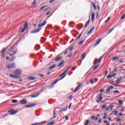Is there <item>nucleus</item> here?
<instances>
[{
  "mask_svg": "<svg viewBox=\"0 0 125 125\" xmlns=\"http://www.w3.org/2000/svg\"><path fill=\"white\" fill-rule=\"evenodd\" d=\"M46 23H47V21H44L42 23L39 24L38 25V28L35 30L32 31L31 33H39V31L42 30L41 27H43V26H44V25H45Z\"/></svg>",
  "mask_w": 125,
  "mask_h": 125,
  "instance_id": "obj_1",
  "label": "nucleus"
},
{
  "mask_svg": "<svg viewBox=\"0 0 125 125\" xmlns=\"http://www.w3.org/2000/svg\"><path fill=\"white\" fill-rule=\"evenodd\" d=\"M66 76H67V72L66 71H64L63 73H62V74L60 75V78H61V77H62L58 80H56L51 84V85H54V84H55V83H56L58 82H59V81H61V80H63V79H64V77H66Z\"/></svg>",
  "mask_w": 125,
  "mask_h": 125,
  "instance_id": "obj_2",
  "label": "nucleus"
},
{
  "mask_svg": "<svg viewBox=\"0 0 125 125\" xmlns=\"http://www.w3.org/2000/svg\"><path fill=\"white\" fill-rule=\"evenodd\" d=\"M6 68L8 69H13V68H16L15 64L13 63H10L6 66Z\"/></svg>",
  "mask_w": 125,
  "mask_h": 125,
  "instance_id": "obj_3",
  "label": "nucleus"
},
{
  "mask_svg": "<svg viewBox=\"0 0 125 125\" xmlns=\"http://www.w3.org/2000/svg\"><path fill=\"white\" fill-rule=\"evenodd\" d=\"M14 74L15 75H21V70L19 69H17L16 70H15Z\"/></svg>",
  "mask_w": 125,
  "mask_h": 125,
  "instance_id": "obj_4",
  "label": "nucleus"
},
{
  "mask_svg": "<svg viewBox=\"0 0 125 125\" xmlns=\"http://www.w3.org/2000/svg\"><path fill=\"white\" fill-rule=\"evenodd\" d=\"M62 59V57L60 56V54L58 55L54 60V61L58 62L60 61Z\"/></svg>",
  "mask_w": 125,
  "mask_h": 125,
  "instance_id": "obj_5",
  "label": "nucleus"
},
{
  "mask_svg": "<svg viewBox=\"0 0 125 125\" xmlns=\"http://www.w3.org/2000/svg\"><path fill=\"white\" fill-rule=\"evenodd\" d=\"M82 87V83L79 84V85L74 89L73 92H77Z\"/></svg>",
  "mask_w": 125,
  "mask_h": 125,
  "instance_id": "obj_6",
  "label": "nucleus"
},
{
  "mask_svg": "<svg viewBox=\"0 0 125 125\" xmlns=\"http://www.w3.org/2000/svg\"><path fill=\"white\" fill-rule=\"evenodd\" d=\"M8 113H10L11 115H14L15 114H16L17 112H16L14 109H11L8 111Z\"/></svg>",
  "mask_w": 125,
  "mask_h": 125,
  "instance_id": "obj_7",
  "label": "nucleus"
},
{
  "mask_svg": "<svg viewBox=\"0 0 125 125\" xmlns=\"http://www.w3.org/2000/svg\"><path fill=\"white\" fill-rule=\"evenodd\" d=\"M28 28V23H25L23 28L21 29V33H24V31L26 29Z\"/></svg>",
  "mask_w": 125,
  "mask_h": 125,
  "instance_id": "obj_8",
  "label": "nucleus"
},
{
  "mask_svg": "<svg viewBox=\"0 0 125 125\" xmlns=\"http://www.w3.org/2000/svg\"><path fill=\"white\" fill-rule=\"evenodd\" d=\"M102 58H103V56L100 57V58L98 60L96 59L95 60L96 62L94 63V65H96L97 63H99L100 62H101V59H102Z\"/></svg>",
  "mask_w": 125,
  "mask_h": 125,
  "instance_id": "obj_9",
  "label": "nucleus"
},
{
  "mask_svg": "<svg viewBox=\"0 0 125 125\" xmlns=\"http://www.w3.org/2000/svg\"><path fill=\"white\" fill-rule=\"evenodd\" d=\"M6 51V48H3L1 51V56L2 57H4V53H5V52Z\"/></svg>",
  "mask_w": 125,
  "mask_h": 125,
  "instance_id": "obj_10",
  "label": "nucleus"
},
{
  "mask_svg": "<svg viewBox=\"0 0 125 125\" xmlns=\"http://www.w3.org/2000/svg\"><path fill=\"white\" fill-rule=\"evenodd\" d=\"M75 47V45H74L73 44H71L70 46H69L67 49L68 50V51H70V50H72L73 49V48H74V47Z\"/></svg>",
  "mask_w": 125,
  "mask_h": 125,
  "instance_id": "obj_11",
  "label": "nucleus"
},
{
  "mask_svg": "<svg viewBox=\"0 0 125 125\" xmlns=\"http://www.w3.org/2000/svg\"><path fill=\"white\" fill-rule=\"evenodd\" d=\"M35 106H36V104H33L25 105V108H32V107H35Z\"/></svg>",
  "mask_w": 125,
  "mask_h": 125,
  "instance_id": "obj_12",
  "label": "nucleus"
},
{
  "mask_svg": "<svg viewBox=\"0 0 125 125\" xmlns=\"http://www.w3.org/2000/svg\"><path fill=\"white\" fill-rule=\"evenodd\" d=\"M91 21H92V22H94V18L95 17V14H94V13H92L91 14Z\"/></svg>",
  "mask_w": 125,
  "mask_h": 125,
  "instance_id": "obj_13",
  "label": "nucleus"
},
{
  "mask_svg": "<svg viewBox=\"0 0 125 125\" xmlns=\"http://www.w3.org/2000/svg\"><path fill=\"white\" fill-rule=\"evenodd\" d=\"M114 105H109V107L106 108L105 109V111H109V110H112L113 108H114Z\"/></svg>",
  "mask_w": 125,
  "mask_h": 125,
  "instance_id": "obj_14",
  "label": "nucleus"
},
{
  "mask_svg": "<svg viewBox=\"0 0 125 125\" xmlns=\"http://www.w3.org/2000/svg\"><path fill=\"white\" fill-rule=\"evenodd\" d=\"M20 103L22 104H27V101H26V100L24 99V100H22L21 101Z\"/></svg>",
  "mask_w": 125,
  "mask_h": 125,
  "instance_id": "obj_15",
  "label": "nucleus"
},
{
  "mask_svg": "<svg viewBox=\"0 0 125 125\" xmlns=\"http://www.w3.org/2000/svg\"><path fill=\"white\" fill-rule=\"evenodd\" d=\"M89 23H90V19L87 21L86 22L85 24L84 25V28H86L88 25H89Z\"/></svg>",
  "mask_w": 125,
  "mask_h": 125,
  "instance_id": "obj_16",
  "label": "nucleus"
},
{
  "mask_svg": "<svg viewBox=\"0 0 125 125\" xmlns=\"http://www.w3.org/2000/svg\"><path fill=\"white\" fill-rule=\"evenodd\" d=\"M73 55V53L72 52H70L68 53V54L67 56V58H72V56Z\"/></svg>",
  "mask_w": 125,
  "mask_h": 125,
  "instance_id": "obj_17",
  "label": "nucleus"
},
{
  "mask_svg": "<svg viewBox=\"0 0 125 125\" xmlns=\"http://www.w3.org/2000/svg\"><path fill=\"white\" fill-rule=\"evenodd\" d=\"M36 79L35 77H33L32 76H29L28 77V79L29 80V81H34Z\"/></svg>",
  "mask_w": 125,
  "mask_h": 125,
  "instance_id": "obj_18",
  "label": "nucleus"
},
{
  "mask_svg": "<svg viewBox=\"0 0 125 125\" xmlns=\"http://www.w3.org/2000/svg\"><path fill=\"white\" fill-rule=\"evenodd\" d=\"M56 67V64H54L53 65L50 66L49 67V70H52V69H54L55 67Z\"/></svg>",
  "mask_w": 125,
  "mask_h": 125,
  "instance_id": "obj_19",
  "label": "nucleus"
},
{
  "mask_svg": "<svg viewBox=\"0 0 125 125\" xmlns=\"http://www.w3.org/2000/svg\"><path fill=\"white\" fill-rule=\"evenodd\" d=\"M99 67V65H96L95 66H92V68H93V71H95V70H96V69H98V68Z\"/></svg>",
  "mask_w": 125,
  "mask_h": 125,
  "instance_id": "obj_20",
  "label": "nucleus"
},
{
  "mask_svg": "<svg viewBox=\"0 0 125 125\" xmlns=\"http://www.w3.org/2000/svg\"><path fill=\"white\" fill-rule=\"evenodd\" d=\"M64 61H62L58 65V67H61V66H62V64H64Z\"/></svg>",
  "mask_w": 125,
  "mask_h": 125,
  "instance_id": "obj_21",
  "label": "nucleus"
},
{
  "mask_svg": "<svg viewBox=\"0 0 125 125\" xmlns=\"http://www.w3.org/2000/svg\"><path fill=\"white\" fill-rule=\"evenodd\" d=\"M102 94H103V93H102L99 95V100L100 101H101L103 99V98H102Z\"/></svg>",
  "mask_w": 125,
  "mask_h": 125,
  "instance_id": "obj_22",
  "label": "nucleus"
},
{
  "mask_svg": "<svg viewBox=\"0 0 125 125\" xmlns=\"http://www.w3.org/2000/svg\"><path fill=\"white\" fill-rule=\"evenodd\" d=\"M112 60V61H115V60L118 61V60H119V57H113Z\"/></svg>",
  "mask_w": 125,
  "mask_h": 125,
  "instance_id": "obj_23",
  "label": "nucleus"
},
{
  "mask_svg": "<svg viewBox=\"0 0 125 125\" xmlns=\"http://www.w3.org/2000/svg\"><path fill=\"white\" fill-rule=\"evenodd\" d=\"M14 59H15V56L12 57L10 59V62H13V61H14Z\"/></svg>",
  "mask_w": 125,
  "mask_h": 125,
  "instance_id": "obj_24",
  "label": "nucleus"
},
{
  "mask_svg": "<svg viewBox=\"0 0 125 125\" xmlns=\"http://www.w3.org/2000/svg\"><path fill=\"white\" fill-rule=\"evenodd\" d=\"M121 81H122V79H119L117 80L116 81V83L119 84L121 83Z\"/></svg>",
  "mask_w": 125,
  "mask_h": 125,
  "instance_id": "obj_25",
  "label": "nucleus"
},
{
  "mask_svg": "<svg viewBox=\"0 0 125 125\" xmlns=\"http://www.w3.org/2000/svg\"><path fill=\"white\" fill-rule=\"evenodd\" d=\"M86 55L85 54V53H84V54H82V60H83V59H84Z\"/></svg>",
  "mask_w": 125,
  "mask_h": 125,
  "instance_id": "obj_26",
  "label": "nucleus"
},
{
  "mask_svg": "<svg viewBox=\"0 0 125 125\" xmlns=\"http://www.w3.org/2000/svg\"><path fill=\"white\" fill-rule=\"evenodd\" d=\"M55 124V122H49L47 124V125H53Z\"/></svg>",
  "mask_w": 125,
  "mask_h": 125,
  "instance_id": "obj_27",
  "label": "nucleus"
},
{
  "mask_svg": "<svg viewBox=\"0 0 125 125\" xmlns=\"http://www.w3.org/2000/svg\"><path fill=\"white\" fill-rule=\"evenodd\" d=\"M68 50L67 49H65L62 53H63L64 55H66L68 53Z\"/></svg>",
  "mask_w": 125,
  "mask_h": 125,
  "instance_id": "obj_28",
  "label": "nucleus"
},
{
  "mask_svg": "<svg viewBox=\"0 0 125 125\" xmlns=\"http://www.w3.org/2000/svg\"><path fill=\"white\" fill-rule=\"evenodd\" d=\"M100 42H101V39H100L98 41H97L95 45H98V44H99V43H100Z\"/></svg>",
  "mask_w": 125,
  "mask_h": 125,
  "instance_id": "obj_29",
  "label": "nucleus"
},
{
  "mask_svg": "<svg viewBox=\"0 0 125 125\" xmlns=\"http://www.w3.org/2000/svg\"><path fill=\"white\" fill-rule=\"evenodd\" d=\"M20 78H21L20 77V76H18V75H15L14 79H20Z\"/></svg>",
  "mask_w": 125,
  "mask_h": 125,
  "instance_id": "obj_30",
  "label": "nucleus"
},
{
  "mask_svg": "<svg viewBox=\"0 0 125 125\" xmlns=\"http://www.w3.org/2000/svg\"><path fill=\"white\" fill-rule=\"evenodd\" d=\"M44 124H46V122L43 121L41 123H38V125H44Z\"/></svg>",
  "mask_w": 125,
  "mask_h": 125,
  "instance_id": "obj_31",
  "label": "nucleus"
},
{
  "mask_svg": "<svg viewBox=\"0 0 125 125\" xmlns=\"http://www.w3.org/2000/svg\"><path fill=\"white\" fill-rule=\"evenodd\" d=\"M92 4L93 6V8L95 10L96 9V6L94 4V3L93 2H92Z\"/></svg>",
  "mask_w": 125,
  "mask_h": 125,
  "instance_id": "obj_32",
  "label": "nucleus"
},
{
  "mask_svg": "<svg viewBox=\"0 0 125 125\" xmlns=\"http://www.w3.org/2000/svg\"><path fill=\"white\" fill-rule=\"evenodd\" d=\"M56 118V114H55V112L54 111L53 112V117L52 118V119H55Z\"/></svg>",
  "mask_w": 125,
  "mask_h": 125,
  "instance_id": "obj_33",
  "label": "nucleus"
},
{
  "mask_svg": "<svg viewBox=\"0 0 125 125\" xmlns=\"http://www.w3.org/2000/svg\"><path fill=\"white\" fill-rule=\"evenodd\" d=\"M118 103H119L120 105H123V101H122V100H119L118 101Z\"/></svg>",
  "mask_w": 125,
  "mask_h": 125,
  "instance_id": "obj_34",
  "label": "nucleus"
},
{
  "mask_svg": "<svg viewBox=\"0 0 125 125\" xmlns=\"http://www.w3.org/2000/svg\"><path fill=\"white\" fill-rule=\"evenodd\" d=\"M83 41L82 40L79 43H78V45H82V44H83Z\"/></svg>",
  "mask_w": 125,
  "mask_h": 125,
  "instance_id": "obj_35",
  "label": "nucleus"
},
{
  "mask_svg": "<svg viewBox=\"0 0 125 125\" xmlns=\"http://www.w3.org/2000/svg\"><path fill=\"white\" fill-rule=\"evenodd\" d=\"M90 83H91V84H93V83H94V80L93 79L90 80Z\"/></svg>",
  "mask_w": 125,
  "mask_h": 125,
  "instance_id": "obj_36",
  "label": "nucleus"
},
{
  "mask_svg": "<svg viewBox=\"0 0 125 125\" xmlns=\"http://www.w3.org/2000/svg\"><path fill=\"white\" fill-rule=\"evenodd\" d=\"M88 124H89V121L86 120L85 123L84 124V125H88Z\"/></svg>",
  "mask_w": 125,
  "mask_h": 125,
  "instance_id": "obj_37",
  "label": "nucleus"
},
{
  "mask_svg": "<svg viewBox=\"0 0 125 125\" xmlns=\"http://www.w3.org/2000/svg\"><path fill=\"white\" fill-rule=\"evenodd\" d=\"M106 118H107V114L104 113V116L103 117V119L105 120V119H106Z\"/></svg>",
  "mask_w": 125,
  "mask_h": 125,
  "instance_id": "obj_38",
  "label": "nucleus"
},
{
  "mask_svg": "<svg viewBox=\"0 0 125 125\" xmlns=\"http://www.w3.org/2000/svg\"><path fill=\"white\" fill-rule=\"evenodd\" d=\"M93 31L91 29L87 32V35H90V34H91L92 33Z\"/></svg>",
  "mask_w": 125,
  "mask_h": 125,
  "instance_id": "obj_39",
  "label": "nucleus"
},
{
  "mask_svg": "<svg viewBox=\"0 0 125 125\" xmlns=\"http://www.w3.org/2000/svg\"><path fill=\"white\" fill-rule=\"evenodd\" d=\"M81 37H82V34H80L79 36L76 38V41H78V40L81 39Z\"/></svg>",
  "mask_w": 125,
  "mask_h": 125,
  "instance_id": "obj_40",
  "label": "nucleus"
},
{
  "mask_svg": "<svg viewBox=\"0 0 125 125\" xmlns=\"http://www.w3.org/2000/svg\"><path fill=\"white\" fill-rule=\"evenodd\" d=\"M71 68V67H68L66 68V70L65 71V72H66L67 73V72H68V71H69V70H70V68Z\"/></svg>",
  "mask_w": 125,
  "mask_h": 125,
  "instance_id": "obj_41",
  "label": "nucleus"
},
{
  "mask_svg": "<svg viewBox=\"0 0 125 125\" xmlns=\"http://www.w3.org/2000/svg\"><path fill=\"white\" fill-rule=\"evenodd\" d=\"M12 102L13 103H17L18 101H17V100H13L12 101Z\"/></svg>",
  "mask_w": 125,
  "mask_h": 125,
  "instance_id": "obj_42",
  "label": "nucleus"
},
{
  "mask_svg": "<svg viewBox=\"0 0 125 125\" xmlns=\"http://www.w3.org/2000/svg\"><path fill=\"white\" fill-rule=\"evenodd\" d=\"M66 111H67V109H63V110H60L59 112L61 113V112H66Z\"/></svg>",
  "mask_w": 125,
  "mask_h": 125,
  "instance_id": "obj_43",
  "label": "nucleus"
},
{
  "mask_svg": "<svg viewBox=\"0 0 125 125\" xmlns=\"http://www.w3.org/2000/svg\"><path fill=\"white\" fill-rule=\"evenodd\" d=\"M113 113H115L116 116H118V111L117 110L113 111Z\"/></svg>",
  "mask_w": 125,
  "mask_h": 125,
  "instance_id": "obj_44",
  "label": "nucleus"
},
{
  "mask_svg": "<svg viewBox=\"0 0 125 125\" xmlns=\"http://www.w3.org/2000/svg\"><path fill=\"white\" fill-rule=\"evenodd\" d=\"M112 75H108L107 76V79H111L112 78Z\"/></svg>",
  "mask_w": 125,
  "mask_h": 125,
  "instance_id": "obj_45",
  "label": "nucleus"
},
{
  "mask_svg": "<svg viewBox=\"0 0 125 125\" xmlns=\"http://www.w3.org/2000/svg\"><path fill=\"white\" fill-rule=\"evenodd\" d=\"M17 51H18L17 50H15L12 54H14V55H15V54H16V53H17Z\"/></svg>",
  "mask_w": 125,
  "mask_h": 125,
  "instance_id": "obj_46",
  "label": "nucleus"
},
{
  "mask_svg": "<svg viewBox=\"0 0 125 125\" xmlns=\"http://www.w3.org/2000/svg\"><path fill=\"white\" fill-rule=\"evenodd\" d=\"M9 76H10V77H11V78H13V79H14L15 75H13V74H9Z\"/></svg>",
  "mask_w": 125,
  "mask_h": 125,
  "instance_id": "obj_47",
  "label": "nucleus"
},
{
  "mask_svg": "<svg viewBox=\"0 0 125 125\" xmlns=\"http://www.w3.org/2000/svg\"><path fill=\"white\" fill-rule=\"evenodd\" d=\"M108 88H109V89H113V88H114V86L110 85L109 86Z\"/></svg>",
  "mask_w": 125,
  "mask_h": 125,
  "instance_id": "obj_48",
  "label": "nucleus"
},
{
  "mask_svg": "<svg viewBox=\"0 0 125 125\" xmlns=\"http://www.w3.org/2000/svg\"><path fill=\"white\" fill-rule=\"evenodd\" d=\"M97 8L98 10H99V11L100 10V6L98 5H97Z\"/></svg>",
  "mask_w": 125,
  "mask_h": 125,
  "instance_id": "obj_49",
  "label": "nucleus"
},
{
  "mask_svg": "<svg viewBox=\"0 0 125 125\" xmlns=\"http://www.w3.org/2000/svg\"><path fill=\"white\" fill-rule=\"evenodd\" d=\"M44 7H46V6H42L40 8V10H42V9H43Z\"/></svg>",
  "mask_w": 125,
  "mask_h": 125,
  "instance_id": "obj_50",
  "label": "nucleus"
},
{
  "mask_svg": "<svg viewBox=\"0 0 125 125\" xmlns=\"http://www.w3.org/2000/svg\"><path fill=\"white\" fill-rule=\"evenodd\" d=\"M113 92H115V93H120V92L118 90L114 91Z\"/></svg>",
  "mask_w": 125,
  "mask_h": 125,
  "instance_id": "obj_51",
  "label": "nucleus"
},
{
  "mask_svg": "<svg viewBox=\"0 0 125 125\" xmlns=\"http://www.w3.org/2000/svg\"><path fill=\"white\" fill-rule=\"evenodd\" d=\"M109 20H110V17H108L107 19V20H106L105 21V23H107V22H108V21H109Z\"/></svg>",
  "mask_w": 125,
  "mask_h": 125,
  "instance_id": "obj_52",
  "label": "nucleus"
},
{
  "mask_svg": "<svg viewBox=\"0 0 125 125\" xmlns=\"http://www.w3.org/2000/svg\"><path fill=\"white\" fill-rule=\"evenodd\" d=\"M32 4H34L35 5L37 4V2H36V0H34V1L32 2Z\"/></svg>",
  "mask_w": 125,
  "mask_h": 125,
  "instance_id": "obj_53",
  "label": "nucleus"
},
{
  "mask_svg": "<svg viewBox=\"0 0 125 125\" xmlns=\"http://www.w3.org/2000/svg\"><path fill=\"white\" fill-rule=\"evenodd\" d=\"M106 92H110V88H108L106 90Z\"/></svg>",
  "mask_w": 125,
  "mask_h": 125,
  "instance_id": "obj_54",
  "label": "nucleus"
},
{
  "mask_svg": "<svg viewBox=\"0 0 125 125\" xmlns=\"http://www.w3.org/2000/svg\"><path fill=\"white\" fill-rule=\"evenodd\" d=\"M39 77H41V78H42V77H44V75H42V74H39L38 75Z\"/></svg>",
  "mask_w": 125,
  "mask_h": 125,
  "instance_id": "obj_55",
  "label": "nucleus"
},
{
  "mask_svg": "<svg viewBox=\"0 0 125 125\" xmlns=\"http://www.w3.org/2000/svg\"><path fill=\"white\" fill-rule=\"evenodd\" d=\"M65 119L66 120V121H68V120H69V117L68 116H65Z\"/></svg>",
  "mask_w": 125,
  "mask_h": 125,
  "instance_id": "obj_56",
  "label": "nucleus"
},
{
  "mask_svg": "<svg viewBox=\"0 0 125 125\" xmlns=\"http://www.w3.org/2000/svg\"><path fill=\"white\" fill-rule=\"evenodd\" d=\"M15 49V47H14V46H13L11 47L10 50H13V49Z\"/></svg>",
  "mask_w": 125,
  "mask_h": 125,
  "instance_id": "obj_57",
  "label": "nucleus"
},
{
  "mask_svg": "<svg viewBox=\"0 0 125 125\" xmlns=\"http://www.w3.org/2000/svg\"><path fill=\"white\" fill-rule=\"evenodd\" d=\"M112 77H115V76H117V74L114 73L113 74L111 75Z\"/></svg>",
  "mask_w": 125,
  "mask_h": 125,
  "instance_id": "obj_58",
  "label": "nucleus"
},
{
  "mask_svg": "<svg viewBox=\"0 0 125 125\" xmlns=\"http://www.w3.org/2000/svg\"><path fill=\"white\" fill-rule=\"evenodd\" d=\"M71 106H72V103H70L69 106H68V109H71Z\"/></svg>",
  "mask_w": 125,
  "mask_h": 125,
  "instance_id": "obj_59",
  "label": "nucleus"
},
{
  "mask_svg": "<svg viewBox=\"0 0 125 125\" xmlns=\"http://www.w3.org/2000/svg\"><path fill=\"white\" fill-rule=\"evenodd\" d=\"M107 75H108V70H106L105 72V76H107Z\"/></svg>",
  "mask_w": 125,
  "mask_h": 125,
  "instance_id": "obj_60",
  "label": "nucleus"
},
{
  "mask_svg": "<svg viewBox=\"0 0 125 125\" xmlns=\"http://www.w3.org/2000/svg\"><path fill=\"white\" fill-rule=\"evenodd\" d=\"M102 109H104V108H106V105H102Z\"/></svg>",
  "mask_w": 125,
  "mask_h": 125,
  "instance_id": "obj_61",
  "label": "nucleus"
},
{
  "mask_svg": "<svg viewBox=\"0 0 125 125\" xmlns=\"http://www.w3.org/2000/svg\"><path fill=\"white\" fill-rule=\"evenodd\" d=\"M125 15L124 14V15L121 17V19H122V20L125 19Z\"/></svg>",
  "mask_w": 125,
  "mask_h": 125,
  "instance_id": "obj_62",
  "label": "nucleus"
},
{
  "mask_svg": "<svg viewBox=\"0 0 125 125\" xmlns=\"http://www.w3.org/2000/svg\"><path fill=\"white\" fill-rule=\"evenodd\" d=\"M94 29H95V27H92L91 28V29H90L91 31H94Z\"/></svg>",
  "mask_w": 125,
  "mask_h": 125,
  "instance_id": "obj_63",
  "label": "nucleus"
},
{
  "mask_svg": "<svg viewBox=\"0 0 125 125\" xmlns=\"http://www.w3.org/2000/svg\"><path fill=\"white\" fill-rule=\"evenodd\" d=\"M6 59L7 60H10H10L9 59V57H8V56L6 57Z\"/></svg>",
  "mask_w": 125,
  "mask_h": 125,
  "instance_id": "obj_64",
  "label": "nucleus"
}]
</instances>
